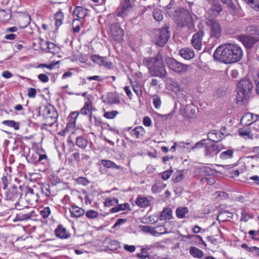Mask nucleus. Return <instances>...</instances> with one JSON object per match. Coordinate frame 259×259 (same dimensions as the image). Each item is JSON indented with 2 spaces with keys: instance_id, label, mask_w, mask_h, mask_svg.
Returning a JSON list of instances; mask_svg holds the SVG:
<instances>
[{
  "instance_id": "f257e3e1",
  "label": "nucleus",
  "mask_w": 259,
  "mask_h": 259,
  "mask_svg": "<svg viewBox=\"0 0 259 259\" xmlns=\"http://www.w3.org/2000/svg\"><path fill=\"white\" fill-rule=\"evenodd\" d=\"M243 55L242 50L238 45L226 44L217 48L213 54V58L225 64H232L240 61Z\"/></svg>"
},
{
  "instance_id": "f03ea898",
  "label": "nucleus",
  "mask_w": 259,
  "mask_h": 259,
  "mask_svg": "<svg viewBox=\"0 0 259 259\" xmlns=\"http://www.w3.org/2000/svg\"><path fill=\"white\" fill-rule=\"evenodd\" d=\"M143 64L148 69L149 73L153 76L163 78L167 75L162 55L160 51H158L154 57L144 58L143 60Z\"/></svg>"
},
{
  "instance_id": "7ed1b4c3",
  "label": "nucleus",
  "mask_w": 259,
  "mask_h": 259,
  "mask_svg": "<svg viewBox=\"0 0 259 259\" xmlns=\"http://www.w3.org/2000/svg\"><path fill=\"white\" fill-rule=\"evenodd\" d=\"M174 18L177 20L178 26L181 28L187 26L190 28L194 26L193 18L187 10L183 8L177 9Z\"/></svg>"
},
{
  "instance_id": "20e7f679",
  "label": "nucleus",
  "mask_w": 259,
  "mask_h": 259,
  "mask_svg": "<svg viewBox=\"0 0 259 259\" xmlns=\"http://www.w3.org/2000/svg\"><path fill=\"white\" fill-rule=\"evenodd\" d=\"M253 84L249 79H242L238 83L237 95L236 100L238 102H243L246 100L251 95Z\"/></svg>"
},
{
  "instance_id": "39448f33",
  "label": "nucleus",
  "mask_w": 259,
  "mask_h": 259,
  "mask_svg": "<svg viewBox=\"0 0 259 259\" xmlns=\"http://www.w3.org/2000/svg\"><path fill=\"white\" fill-rule=\"evenodd\" d=\"M169 37L170 32L167 27L154 29L151 34L152 41L161 47L165 45Z\"/></svg>"
},
{
  "instance_id": "423d86ee",
  "label": "nucleus",
  "mask_w": 259,
  "mask_h": 259,
  "mask_svg": "<svg viewBox=\"0 0 259 259\" xmlns=\"http://www.w3.org/2000/svg\"><path fill=\"white\" fill-rule=\"evenodd\" d=\"M206 24L208 30L209 39H213L216 44L221 36L222 29L221 24L218 20L213 18L208 19Z\"/></svg>"
},
{
  "instance_id": "0eeeda50",
  "label": "nucleus",
  "mask_w": 259,
  "mask_h": 259,
  "mask_svg": "<svg viewBox=\"0 0 259 259\" xmlns=\"http://www.w3.org/2000/svg\"><path fill=\"white\" fill-rule=\"evenodd\" d=\"M42 115L45 119V125L52 126L57 122L58 114L54 106L52 105L46 106L42 111Z\"/></svg>"
},
{
  "instance_id": "6e6552de",
  "label": "nucleus",
  "mask_w": 259,
  "mask_h": 259,
  "mask_svg": "<svg viewBox=\"0 0 259 259\" xmlns=\"http://www.w3.org/2000/svg\"><path fill=\"white\" fill-rule=\"evenodd\" d=\"M166 63L168 68L180 74H185L188 69V66L182 64L172 58H168L166 60Z\"/></svg>"
},
{
  "instance_id": "1a4fd4ad",
  "label": "nucleus",
  "mask_w": 259,
  "mask_h": 259,
  "mask_svg": "<svg viewBox=\"0 0 259 259\" xmlns=\"http://www.w3.org/2000/svg\"><path fill=\"white\" fill-rule=\"evenodd\" d=\"M110 33L112 38L118 42H122L123 40L124 31L120 27L119 23H113L110 26Z\"/></svg>"
},
{
  "instance_id": "9d476101",
  "label": "nucleus",
  "mask_w": 259,
  "mask_h": 259,
  "mask_svg": "<svg viewBox=\"0 0 259 259\" xmlns=\"http://www.w3.org/2000/svg\"><path fill=\"white\" fill-rule=\"evenodd\" d=\"M21 188V186L17 187L15 185H11L8 191L5 192L6 199L12 201H17L21 197L20 192H19Z\"/></svg>"
},
{
  "instance_id": "9b49d317",
  "label": "nucleus",
  "mask_w": 259,
  "mask_h": 259,
  "mask_svg": "<svg viewBox=\"0 0 259 259\" xmlns=\"http://www.w3.org/2000/svg\"><path fill=\"white\" fill-rule=\"evenodd\" d=\"M223 148L224 146L222 144L213 143L209 145L208 143L205 148V155L209 157H214Z\"/></svg>"
},
{
  "instance_id": "f8f14e48",
  "label": "nucleus",
  "mask_w": 259,
  "mask_h": 259,
  "mask_svg": "<svg viewBox=\"0 0 259 259\" xmlns=\"http://www.w3.org/2000/svg\"><path fill=\"white\" fill-rule=\"evenodd\" d=\"M238 39L241 41L243 44L244 47L247 49L252 48L254 45L258 41V39L256 37L245 35L238 36Z\"/></svg>"
},
{
  "instance_id": "ddd939ff",
  "label": "nucleus",
  "mask_w": 259,
  "mask_h": 259,
  "mask_svg": "<svg viewBox=\"0 0 259 259\" xmlns=\"http://www.w3.org/2000/svg\"><path fill=\"white\" fill-rule=\"evenodd\" d=\"M204 35L203 30H199L194 34L191 39V43L193 47L197 50H200L202 47V40Z\"/></svg>"
},
{
  "instance_id": "4468645a",
  "label": "nucleus",
  "mask_w": 259,
  "mask_h": 259,
  "mask_svg": "<svg viewBox=\"0 0 259 259\" xmlns=\"http://www.w3.org/2000/svg\"><path fill=\"white\" fill-rule=\"evenodd\" d=\"M79 115L78 111L72 112L69 116V121L63 132L66 133L73 129L76 125V120Z\"/></svg>"
},
{
  "instance_id": "2eb2a0df",
  "label": "nucleus",
  "mask_w": 259,
  "mask_h": 259,
  "mask_svg": "<svg viewBox=\"0 0 259 259\" xmlns=\"http://www.w3.org/2000/svg\"><path fill=\"white\" fill-rule=\"evenodd\" d=\"M92 102L89 97H87V101L84 102L83 106L78 112L79 114L80 113L81 115H88L90 121L92 120Z\"/></svg>"
},
{
  "instance_id": "dca6fc26",
  "label": "nucleus",
  "mask_w": 259,
  "mask_h": 259,
  "mask_svg": "<svg viewBox=\"0 0 259 259\" xmlns=\"http://www.w3.org/2000/svg\"><path fill=\"white\" fill-rule=\"evenodd\" d=\"M211 7L208 10V14H210L214 17H217L220 15L223 11L222 7L219 2L209 4Z\"/></svg>"
},
{
  "instance_id": "f3484780",
  "label": "nucleus",
  "mask_w": 259,
  "mask_h": 259,
  "mask_svg": "<svg viewBox=\"0 0 259 259\" xmlns=\"http://www.w3.org/2000/svg\"><path fill=\"white\" fill-rule=\"evenodd\" d=\"M152 198L138 195L136 200V204L141 208H145L151 205Z\"/></svg>"
},
{
  "instance_id": "a211bd4d",
  "label": "nucleus",
  "mask_w": 259,
  "mask_h": 259,
  "mask_svg": "<svg viewBox=\"0 0 259 259\" xmlns=\"http://www.w3.org/2000/svg\"><path fill=\"white\" fill-rule=\"evenodd\" d=\"M34 211L32 210L29 212L24 211L17 213L16 217L13 220L14 223L18 221H24L30 219L33 215Z\"/></svg>"
},
{
  "instance_id": "6ab92c4d",
  "label": "nucleus",
  "mask_w": 259,
  "mask_h": 259,
  "mask_svg": "<svg viewBox=\"0 0 259 259\" xmlns=\"http://www.w3.org/2000/svg\"><path fill=\"white\" fill-rule=\"evenodd\" d=\"M55 233L57 237L61 239H67L70 237V234L67 232L66 229L62 225L58 226Z\"/></svg>"
},
{
  "instance_id": "aec40b11",
  "label": "nucleus",
  "mask_w": 259,
  "mask_h": 259,
  "mask_svg": "<svg viewBox=\"0 0 259 259\" xmlns=\"http://www.w3.org/2000/svg\"><path fill=\"white\" fill-rule=\"evenodd\" d=\"M69 209L71 213V217L72 218H79L84 213V209L75 205H71Z\"/></svg>"
},
{
  "instance_id": "412c9836",
  "label": "nucleus",
  "mask_w": 259,
  "mask_h": 259,
  "mask_svg": "<svg viewBox=\"0 0 259 259\" xmlns=\"http://www.w3.org/2000/svg\"><path fill=\"white\" fill-rule=\"evenodd\" d=\"M179 54L186 60H190L194 57L193 50L189 48H184L181 49L179 52Z\"/></svg>"
},
{
  "instance_id": "4be33fe9",
  "label": "nucleus",
  "mask_w": 259,
  "mask_h": 259,
  "mask_svg": "<svg viewBox=\"0 0 259 259\" xmlns=\"http://www.w3.org/2000/svg\"><path fill=\"white\" fill-rule=\"evenodd\" d=\"M208 140L211 141L214 143H218L223 139V137L221 136V134L216 130H213L208 133Z\"/></svg>"
},
{
  "instance_id": "5701e85b",
  "label": "nucleus",
  "mask_w": 259,
  "mask_h": 259,
  "mask_svg": "<svg viewBox=\"0 0 259 259\" xmlns=\"http://www.w3.org/2000/svg\"><path fill=\"white\" fill-rule=\"evenodd\" d=\"M253 114L251 113H245L241 118L240 123L242 125L248 126L253 123Z\"/></svg>"
},
{
  "instance_id": "b1692460",
  "label": "nucleus",
  "mask_w": 259,
  "mask_h": 259,
  "mask_svg": "<svg viewBox=\"0 0 259 259\" xmlns=\"http://www.w3.org/2000/svg\"><path fill=\"white\" fill-rule=\"evenodd\" d=\"M131 10L132 9L131 8H127V7L120 5L116 10V16L124 18L129 14Z\"/></svg>"
},
{
  "instance_id": "393cba45",
  "label": "nucleus",
  "mask_w": 259,
  "mask_h": 259,
  "mask_svg": "<svg viewBox=\"0 0 259 259\" xmlns=\"http://www.w3.org/2000/svg\"><path fill=\"white\" fill-rule=\"evenodd\" d=\"M145 133V130L142 126H137L132 130L131 135L136 139H139L143 136Z\"/></svg>"
},
{
  "instance_id": "a878e982",
  "label": "nucleus",
  "mask_w": 259,
  "mask_h": 259,
  "mask_svg": "<svg viewBox=\"0 0 259 259\" xmlns=\"http://www.w3.org/2000/svg\"><path fill=\"white\" fill-rule=\"evenodd\" d=\"M105 243L107 244V248L110 250H115L120 247L119 243L115 240L111 239H106Z\"/></svg>"
},
{
  "instance_id": "bb28decb",
  "label": "nucleus",
  "mask_w": 259,
  "mask_h": 259,
  "mask_svg": "<svg viewBox=\"0 0 259 259\" xmlns=\"http://www.w3.org/2000/svg\"><path fill=\"white\" fill-rule=\"evenodd\" d=\"M55 25L57 28H59L63 23L64 15L61 10L57 12L55 15Z\"/></svg>"
},
{
  "instance_id": "cd10ccee",
  "label": "nucleus",
  "mask_w": 259,
  "mask_h": 259,
  "mask_svg": "<svg viewBox=\"0 0 259 259\" xmlns=\"http://www.w3.org/2000/svg\"><path fill=\"white\" fill-rule=\"evenodd\" d=\"M189 252L194 257L201 258L203 256V252L199 248L192 246L189 249Z\"/></svg>"
},
{
  "instance_id": "c85d7f7f",
  "label": "nucleus",
  "mask_w": 259,
  "mask_h": 259,
  "mask_svg": "<svg viewBox=\"0 0 259 259\" xmlns=\"http://www.w3.org/2000/svg\"><path fill=\"white\" fill-rule=\"evenodd\" d=\"M107 102L109 104H118L120 103L118 96L115 93H110L107 98Z\"/></svg>"
},
{
  "instance_id": "c756f323",
  "label": "nucleus",
  "mask_w": 259,
  "mask_h": 259,
  "mask_svg": "<svg viewBox=\"0 0 259 259\" xmlns=\"http://www.w3.org/2000/svg\"><path fill=\"white\" fill-rule=\"evenodd\" d=\"M76 145L81 149H85L88 144V140L83 136H78L76 139Z\"/></svg>"
},
{
  "instance_id": "7c9ffc66",
  "label": "nucleus",
  "mask_w": 259,
  "mask_h": 259,
  "mask_svg": "<svg viewBox=\"0 0 259 259\" xmlns=\"http://www.w3.org/2000/svg\"><path fill=\"white\" fill-rule=\"evenodd\" d=\"M101 163L104 165V166L107 168H112L117 169L118 170H121L122 168L121 166L117 165L113 161L109 160H102Z\"/></svg>"
},
{
  "instance_id": "2f4dec72",
  "label": "nucleus",
  "mask_w": 259,
  "mask_h": 259,
  "mask_svg": "<svg viewBox=\"0 0 259 259\" xmlns=\"http://www.w3.org/2000/svg\"><path fill=\"white\" fill-rule=\"evenodd\" d=\"M74 13L78 18H83L87 14V10L82 7H76L74 10Z\"/></svg>"
},
{
  "instance_id": "473e14b6",
  "label": "nucleus",
  "mask_w": 259,
  "mask_h": 259,
  "mask_svg": "<svg viewBox=\"0 0 259 259\" xmlns=\"http://www.w3.org/2000/svg\"><path fill=\"white\" fill-rule=\"evenodd\" d=\"M188 212L189 210L187 207H179L176 211L177 217L179 219L184 218Z\"/></svg>"
},
{
  "instance_id": "72a5a7b5",
  "label": "nucleus",
  "mask_w": 259,
  "mask_h": 259,
  "mask_svg": "<svg viewBox=\"0 0 259 259\" xmlns=\"http://www.w3.org/2000/svg\"><path fill=\"white\" fill-rule=\"evenodd\" d=\"M207 139H202L197 142L191 147V150H195L196 149H200L203 147L205 148L206 145H208Z\"/></svg>"
},
{
  "instance_id": "f704fd0d",
  "label": "nucleus",
  "mask_w": 259,
  "mask_h": 259,
  "mask_svg": "<svg viewBox=\"0 0 259 259\" xmlns=\"http://www.w3.org/2000/svg\"><path fill=\"white\" fill-rule=\"evenodd\" d=\"M171 216L172 211L171 209L169 208H164L160 214V219L161 220H169L171 218Z\"/></svg>"
},
{
  "instance_id": "c9c22d12",
  "label": "nucleus",
  "mask_w": 259,
  "mask_h": 259,
  "mask_svg": "<svg viewBox=\"0 0 259 259\" xmlns=\"http://www.w3.org/2000/svg\"><path fill=\"white\" fill-rule=\"evenodd\" d=\"M11 18V13L9 10L6 11L3 9H0V18L3 21H6L10 20Z\"/></svg>"
},
{
  "instance_id": "e433bc0d",
  "label": "nucleus",
  "mask_w": 259,
  "mask_h": 259,
  "mask_svg": "<svg viewBox=\"0 0 259 259\" xmlns=\"http://www.w3.org/2000/svg\"><path fill=\"white\" fill-rule=\"evenodd\" d=\"M234 151L232 149H228L225 151L222 152L220 155V157L223 160H226L230 159L233 157Z\"/></svg>"
},
{
  "instance_id": "4c0bfd02",
  "label": "nucleus",
  "mask_w": 259,
  "mask_h": 259,
  "mask_svg": "<svg viewBox=\"0 0 259 259\" xmlns=\"http://www.w3.org/2000/svg\"><path fill=\"white\" fill-rule=\"evenodd\" d=\"M3 124L11 127H13L15 130H18L20 127V123L19 122H16L12 120H4Z\"/></svg>"
},
{
  "instance_id": "58836bf2",
  "label": "nucleus",
  "mask_w": 259,
  "mask_h": 259,
  "mask_svg": "<svg viewBox=\"0 0 259 259\" xmlns=\"http://www.w3.org/2000/svg\"><path fill=\"white\" fill-rule=\"evenodd\" d=\"M153 16L154 19L158 22L161 21L163 19V16L161 10L156 9L153 11Z\"/></svg>"
},
{
  "instance_id": "ea45409f",
  "label": "nucleus",
  "mask_w": 259,
  "mask_h": 259,
  "mask_svg": "<svg viewBox=\"0 0 259 259\" xmlns=\"http://www.w3.org/2000/svg\"><path fill=\"white\" fill-rule=\"evenodd\" d=\"M214 170L209 166H203L200 168V172L204 176H211L214 173Z\"/></svg>"
},
{
  "instance_id": "a19ab883",
  "label": "nucleus",
  "mask_w": 259,
  "mask_h": 259,
  "mask_svg": "<svg viewBox=\"0 0 259 259\" xmlns=\"http://www.w3.org/2000/svg\"><path fill=\"white\" fill-rule=\"evenodd\" d=\"M185 238L188 239L194 238L195 241L199 240L200 241L199 244H202L205 246H206L205 242L203 241L201 236L198 235H188L185 236Z\"/></svg>"
},
{
  "instance_id": "79ce46f5",
  "label": "nucleus",
  "mask_w": 259,
  "mask_h": 259,
  "mask_svg": "<svg viewBox=\"0 0 259 259\" xmlns=\"http://www.w3.org/2000/svg\"><path fill=\"white\" fill-rule=\"evenodd\" d=\"M105 57L100 56L98 55H93L91 56V60L95 63L101 65L104 61Z\"/></svg>"
},
{
  "instance_id": "37998d69",
  "label": "nucleus",
  "mask_w": 259,
  "mask_h": 259,
  "mask_svg": "<svg viewBox=\"0 0 259 259\" xmlns=\"http://www.w3.org/2000/svg\"><path fill=\"white\" fill-rule=\"evenodd\" d=\"M118 203V200L116 198H108L104 202L105 206L110 207Z\"/></svg>"
},
{
  "instance_id": "c03bdc74",
  "label": "nucleus",
  "mask_w": 259,
  "mask_h": 259,
  "mask_svg": "<svg viewBox=\"0 0 259 259\" xmlns=\"http://www.w3.org/2000/svg\"><path fill=\"white\" fill-rule=\"evenodd\" d=\"M239 135L244 137V138L247 137L249 139H252V136L250 135V131L249 129H245L241 128L239 130Z\"/></svg>"
},
{
  "instance_id": "a18cd8bd",
  "label": "nucleus",
  "mask_w": 259,
  "mask_h": 259,
  "mask_svg": "<svg viewBox=\"0 0 259 259\" xmlns=\"http://www.w3.org/2000/svg\"><path fill=\"white\" fill-rule=\"evenodd\" d=\"M119 113L116 110L105 112L104 114V117L107 119H113Z\"/></svg>"
},
{
  "instance_id": "49530a36",
  "label": "nucleus",
  "mask_w": 259,
  "mask_h": 259,
  "mask_svg": "<svg viewBox=\"0 0 259 259\" xmlns=\"http://www.w3.org/2000/svg\"><path fill=\"white\" fill-rule=\"evenodd\" d=\"M141 252L137 254V256L140 258L145 259L148 258L149 259H152V257L150 256L149 253L146 252V250L142 248L141 249Z\"/></svg>"
},
{
  "instance_id": "de8ad7c7",
  "label": "nucleus",
  "mask_w": 259,
  "mask_h": 259,
  "mask_svg": "<svg viewBox=\"0 0 259 259\" xmlns=\"http://www.w3.org/2000/svg\"><path fill=\"white\" fill-rule=\"evenodd\" d=\"M11 180V176L7 175L2 178V187L4 190L6 189L9 185V182Z\"/></svg>"
},
{
  "instance_id": "09e8293b",
  "label": "nucleus",
  "mask_w": 259,
  "mask_h": 259,
  "mask_svg": "<svg viewBox=\"0 0 259 259\" xmlns=\"http://www.w3.org/2000/svg\"><path fill=\"white\" fill-rule=\"evenodd\" d=\"M172 4H169L167 5L165 7V11L167 14L170 17H175V12H176V9L173 10L172 9Z\"/></svg>"
},
{
  "instance_id": "8fccbe9b",
  "label": "nucleus",
  "mask_w": 259,
  "mask_h": 259,
  "mask_svg": "<svg viewBox=\"0 0 259 259\" xmlns=\"http://www.w3.org/2000/svg\"><path fill=\"white\" fill-rule=\"evenodd\" d=\"M85 215L89 219H93L98 217L99 213L95 210L91 209L87 211Z\"/></svg>"
},
{
  "instance_id": "3c124183",
  "label": "nucleus",
  "mask_w": 259,
  "mask_h": 259,
  "mask_svg": "<svg viewBox=\"0 0 259 259\" xmlns=\"http://www.w3.org/2000/svg\"><path fill=\"white\" fill-rule=\"evenodd\" d=\"M253 218V214L247 213L244 210H242L241 221L246 222L248 221L249 219H251Z\"/></svg>"
},
{
  "instance_id": "603ef678",
  "label": "nucleus",
  "mask_w": 259,
  "mask_h": 259,
  "mask_svg": "<svg viewBox=\"0 0 259 259\" xmlns=\"http://www.w3.org/2000/svg\"><path fill=\"white\" fill-rule=\"evenodd\" d=\"M214 195L215 196V198L219 201L221 199H226L228 197V194L222 191H217L214 194Z\"/></svg>"
},
{
  "instance_id": "864d4df0",
  "label": "nucleus",
  "mask_w": 259,
  "mask_h": 259,
  "mask_svg": "<svg viewBox=\"0 0 259 259\" xmlns=\"http://www.w3.org/2000/svg\"><path fill=\"white\" fill-rule=\"evenodd\" d=\"M143 231L144 232L150 233L151 234L154 236H156L157 234H162V233H158L155 229V228L151 226H145L144 227Z\"/></svg>"
},
{
  "instance_id": "5fc2aeb1",
  "label": "nucleus",
  "mask_w": 259,
  "mask_h": 259,
  "mask_svg": "<svg viewBox=\"0 0 259 259\" xmlns=\"http://www.w3.org/2000/svg\"><path fill=\"white\" fill-rule=\"evenodd\" d=\"M40 215L45 219L48 218L51 214V210L49 207H46L40 211Z\"/></svg>"
},
{
  "instance_id": "6e6d98bb",
  "label": "nucleus",
  "mask_w": 259,
  "mask_h": 259,
  "mask_svg": "<svg viewBox=\"0 0 259 259\" xmlns=\"http://www.w3.org/2000/svg\"><path fill=\"white\" fill-rule=\"evenodd\" d=\"M249 6L256 11H259V0H249Z\"/></svg>"
},
{
  "instance_id": "4d7b16f0",
  "label": "nucleus",
  "mask_w": 259,
  "mask_h": 259,
  "mask_svg": "<svg viewBox=\"0 0 259 259\" xmlns=\"http://www.w3.org/2000/svg\"><path fill=\"white\" fill-rule=\"evenodd\" d=\"M248 30L250 32L254 31V32H252V34H255L259 35V25H252L248 27Z\"/></svg>"
},
{
  "instance_id": "13d9d810",
  "label": "nucleus",
  "mask_w": 259,
  "mask_h": 259,
  "mask_svg": "<svg viewBox=\"0 0 259 259\" xmlns=\"http://www.w3.org/2000/svg\"><path fill=\"white\" fill-rule=\"evenodd\" d=\"M76 181L78 184H81L83 186H87L89 183V181L84 177H79L77 180Z\"/></svg>"
},
{
  "instance_id": "bf43d9fd",
  "label": "nucleus",
  "mask_w": 259,
  "mask_h": 259,
  "mask_svg": "<svg viewBox=\"0 0 259 259\" xmlns=\"http://www.w3.org/2000/svg\"><path fill=\"white\" fill-rule=\"evenodd\" d=\"M48 160V157L46 154H40L38 153V160L37 161L38 162H42V164L46 162Z\"/></svg>"
},
{
  "instance_id": "052dcab7",
  "label": "nucleus",
  "mask_w": 259,
  "mask_h": 259,
  "mask_svg": "<svg viewBox=\"0 0 259 259\" xmlns=\"http://www.w3.org/2000/svg\"><path fill=\"white\" fill-rule=\"evenodd\" d=\"M172 172V170H168L163 171L162 173L161 178L163 180H168L170 176L171 175V173Z\"/></svg>"
},
{
  "instance_id": "680f3d73",
  "label": "nucleus",
  "mask_w": 259,
  "mask_h": 259,
  "mask_svg": "<svg viewBox=\"0 0 259 259\" xmlns=\"http://www.w3.org/2000/svg\"><path fill=\"white\" fill-rule=\"evenodd\" d=\"M36 94V89L30 88L28 89L27 96L29 98H33L35 97Z\"/></svg>"
},
{
  "instance_id": "e2e57ef3",
  "label": "nucleus",
  "mask_w": 259,
  "mask_h": 259,
  "mask_svg": "<svg viewBox=\"0 0 259 259\" xmlns=\"http://www.w3.org/2000/svg\"><path fill=\"white\" fill-rule=\"evenodd\" d=\"M153 105L155 108L158 109L161 106V100L159 97H156L153 99Z\"/></svg>"
},
{
  "instance_id": "0e129e2a",
  "label": "nucleus",
  "mask_w": 259,
  "mask_h": 259,
  "mask_svg": "<svg viewBox=\"0 0 259 259\" xmlns=\"http://www.w3.org/2000/svg\"><path fill=\"white\" fill-rule=\"evenodd\" d=\"M37 160H38V153L37 152L32 154L31 156L28 160V162H29L30 163L35 164L36 163H38V162L37 161Z\"/></svg>"
},
{
  "instance_id": "69168bd1",
  "label": "nucleus",
  "mask_w": 259,
  "mask_h": 259,
  "mask_svg": "<svg viewBox=\"0 0 259 259\" xmlns=\"http://www.w3.org/2000/svg\"><path fill=\"white\" fill-rule=\"evenodd\" d=\"M222 3L227 5L228 7L231 9H235V6L232 0H220Z\"/></svg>"
},
{
  "instance_id": "338daca9",
  "label": "nucleus",
  "mask_w": 259,
  "mask_h": 259,
  "mask_svg": "<svg viewBox=\"0 0 259 259\" xmlns=\"http://www.w3.org/2000/svg\"><path fill=\"white\" fill-rule=\"evenodd\" d=\"M143 123L145 126L149 127L151 125L152 121L149 116H145L143 118Z\"/></svg>"
},
{
  "instance_id": "774afa93",
  "label": "nucleus",
  "mask_w": 259,
  "mask_h": 259,
  "mask_svg": "<svg viewBox=\"0 0 259 259\" xmlns=\"http://www.w3.org/2000/svg\"><path fill=\"white\" fill-rule=\"evenodd\" d=\"M38 78L42 82H47L49 81V77L47 74L41 73L38 75Z\"/></svg>"
}]
</instances>
